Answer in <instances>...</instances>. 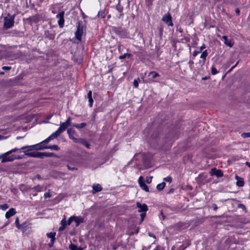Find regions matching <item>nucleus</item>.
<instances>
[{
	"instance_id": "f257e3e1",
	"label": "nucleus",
	"mask_w": 250,
	"mask_h": 250,
	"mask_svg": "<svg viewBox=\"0 0 250 250\" xmlns=\"http://www.w3.org/2000/svg\"><path fill=\"white\" fill-rule=\"evenodd\" d=\"M55 139L54 137H52V134L49 136L47 138L42 141V142L34 145L27 146L22 147V149H28L27 151H31L32 150H42L47 149L48 146L45 144L48 143L50 141Z\"/></svg>"
},
{
	"instance_id": "f03ea898",
	"label": "nucleus",
	"mask_w": 250,
	"mask_h": 250,
	"mask_svg": "<svg viewBox=\"0 0 250 250\" xmlns=\"http://www.w3.org/2000/svg\"><path fill=\"white\" fill-rule=\"evenodd\" d=\"M15 15H8L4 18V25L6 28H10L14 25V20L15 19Z\"/></svg>"
},
{
	"instance_id": "7ed1b4c3",
	"label": "nucleus",
	"mask_w": 250,
	"mask_h": 250,
	"mask_svg": "<svg viewBox=\"0 0 250 250\" xmlns=\"http://www.w3.org/2000/svg\"><path fill=\"white\" fill-rule=\"evenodd\" d=\"M68 126H69L67 125L64 122L61 124L60 127L58 129V130L52 134V137L56 138Z\"/></svg>"
},
{
	"instance_id": "20e7f679",
	"label": "nucleus",
	"mask_w": 250,
	"mask_h": 250,
	"mask_svg": "<svg viewBox=\"0 0 250 250\" xmlns=\"http://www.w3.org/2000/svg\"><path fill=\"white\" fill-rule=\"evenodd\" d=\"M11 153H9L8 151L3 154L2 155V159L1 160L2 163H5L7 162H12L15 160V156L12 155L10 156Z\"/></svg>"
},
{
	"instance_id": "39448f33",
	"label": "nucleus",
	"mask_w": 250,
	"mask_h": 250,
	"mask_svg": "<svg viewBox=\"0 0 250 250\" xmlns=\"http://www.w3.org/2000/svg\"><path fill=\"white\" fill-rule=\"evenodd\" d=\"M64 12L62 11L56 15V18L59 19L58 21V24L60 27L62 28L64 25Z\"/></svg>"
},
{
	"instance_id": "423d86ee",
	"label": "nucleus",
	"mask_w": 250,
	"mask_h": 250,
	"mask_svg": "<svg viewBox=\"0 0 250 250\" xmlns=\"http://www.w3.org/2000/svg\"><path fill=\"white\" fill-rule=\"evenodd\" d=\"M162 21L168 26H172L173 24L172 21L171 16L169 13L165 15L162 18Z\"/></svg>"
},
{
	"instance_id": "0eeeda50",
	"label": "nucleus",
	"mask_w": 250,
	"mask_h": 250,
	"mask_svg": "<svg viewBox=\"0 0 250 250\" xmlns=\"http://www.w3.org/2000/svg\"><path fill=\"white\" fill-rule=\"evenodd\" d=\"M24 152L25 153V155L28 157L42 158V152L38 151L26 152V151H24Z\"/></svg>"
},
{
	"instance_id": "6e6552de",
	"label": "nucleus",
	"mask_w": 250,
	"mask_h": 250,
	"mask_svg": "<svg viewBox=\"0 0 250 250\" xmlns=\"http://www.w3.org/2000/svg\"><path fill=\"white\" fill-rule=\"evenodd\" d=\"M83 33V28L79 25L77 27V30L75 32V36L77 40L81 41L82 36Z\"/></svg>"
},
{
	"instance_id": "1a4fd4ad",
	"label": "nucleus",
	"mask_w": 250,
	"mask_h": 250,
	"mask_svg": "<svg viewBox=\"0 0 250 250\" xmlns=\"http://www.w3.org/2000/svg\"><path fill=\"white\" fill-rule=\"evenodd\" d=\"M222 39L224 40V43L229 47H231L234 44V41L232 39L229 40L227 36H224L222 37Z\"/></svg>"
},
{
	"instance_id": "9d476101",
	"label": "nucleus",
	"mask_w": 250,
	"mask_h": 250,
	"mask_svg": "<svg viewBox=\"0 0 250 250\" xmlns=\"http://www.w3.org/2000/svg\"><path fill=\"white\" fill-rule=\"evenodd\" d=\"M136 206L137 208H139L138 211L140 212H146L148 209L147 207L146 204L142 205L139 202H137L136 204Z\"/></svg>"
},
{
	"instance_id": "9b49d317",
	"label": "nucleus",
	"mask_w": 250,
	"mask_h": 250,
	"mask_svg": "<svg viewBox=\"0 0 250 250\" xmlns=\"http://www.w3.org/2000/svg\"><path fill=\"white\" fill-rule=\"evenodd\" d=\"M16 213V211L15 208H10L5 214V217L6 218H9L10 217L13 216Z\"/></svg>"
},
{
	"instance_id": "f8f14e48",
	"label": "nucleus",
	"mask_w": 250,
	"mask_h": 250,
	"mask_svg": "<svg viewBox=\"0 0 250 250\" xmlns=\"http://www.w3.org/2000/svg\"><path fill=\"white\" fill-rule=\"evenodd\" d=\"M235 178L237 180L236 185L238 187H243L244 185V182L243 178L239 177L238 175H235Z\"/></svg>"
},
{
	"instance_id": "ddd939ff",
	"label": "nucleus",
	"mask_w": 250,
	"mask_h": 250,
	"mask_svg": "<svg viewBox=\"0 0 250 250\" xmlns=\"http://www.w3.org/2000/svg\"><path fill=\"white\" fill-rule=\"evenodd\" d=\"M208 53L207 50H206L202 52V53L201 54V55H200V58L201 59H203V61L200 62L202 63V65H204L205 64V61L206 60V58L208 56Z\"/></svg>"
},
{
	"instance_id": "4468645a",
	"label": "nucleus",
	"mask_w": 250,
	"mask_h": 250,
	"mask_svg": "<svg viewBox=\"0 0 250 250\" xmlns=\"http://www.w3.org/2000/svg\"><path fill=\"white\" fill-rule=\"evenodd\" d=\"M74 221L76 223V226L78 227L80 225V224L82 223L83 222V219L80 216H74Z\"/></svg>"
},
{
	"instance_id": "2eb2a0df",
	"label": "nucleus",
	"mask_w": 250,
	"mask_h": 250,
	"mask_svg": "<svg viewBox=\"0 0 250 250\" xmlns=\"http://www.w3.org/2000/svg\"><path fill=\"white\" fill-rule=\"evenodd\" d=\"M87 98L88 99L89 105V106L92 107L93 105V100L92 97V91L91 90L89 91L88 93Z\"/></svg>"
},
{
	"instance_id": "dca6fc26",
	"label": "nucleus",
	"mask_w": 250,
	"mask_h": 250,
	"mask_svg": "<svg viewBox=\"0 0 250 250\" xmlns=\"http://www.w3.org/2000/svg\"><path fill=\"white\" fill-rule=\"evenodd\" d=\"M93 189L95 192H100L102 190V188L100 184L94 185Z\"/></svg>"
},
{
	"instance_id": "f3484780",
	"label": "nucleus",
	"mask_w": 250,
	"mask_h": 250,
	"mask_svg": "<svg viewBox=\"0 0 250 250\" xmlns=\"http://www.w3.org/2000/svg\"><path fill=\"white\" fill-rule=\"evenodd\" d=\"M72 126L74 127H75L76 128H77L78 129H81V128H83L85 126H86V124L85 123H82L80 124H74V125H73Z\"/></svg>"
},
{
	"instance_id": "a211bd4d",
	"label": "nucleus",
	"mask_w": 250,
	"mask_h": 250,
	"mask_svg": "<svg viewBox=\"0 0 250 250\" xmlns=\"http://www.w3.org/2000/svg\"><path fill=\"white\" fill-rule=\"evenodd\" d=\"M97 16L100 18H104L105 17V10L103 9L99 11Z\"/></svg>"
},
{
	"instance_id": "6ab92c4d",
	"label": "nucleus",
	"mask_w": 250,
	"mask_h": 250,
	"mask_svg": "<svg viewBox=\"0 0 250 250\" xmlns=\"http://www.w3.org/2000/svg\"><path fill=\"white\" fill-rule=\"evenodd\" d=\"M79 143L83 144L84 146L86 148H89L90 145L88 144L87 142H86L84 139H80Z\"/></svg>"
},
{
	"instance_id": "aec40b11",
	"label": "nucleus",
	"mask_w": 250,
	"mask_h": 250,
	"mask_svg": "<svg viewBox=\"0 0 250 250\" xmlns=\"http://www.w3.org/2000/svg\"><path fill=\"white\" fill-rule=\"evenodd\" d=\"M165 186H166V183L163 182L160 184H158L156 188H157V189L158 190L161 191L164 188Z\"/></svg>"
},
{
	"instance_id": "412c9836",
	"label": "nucleus",
	"mask_w": 250,
	"mask_h": 250,
	"mask_svg": "<svg viewBox=\"0 0 250 250\" xmlns=\"http://www.w3.org/2000/svg\"><path fill=\"white\" fill-rule=\"evenodd\" d=\"M56 233L50 232L47 234V236L48 238H50V241H55Z\"/></svg>"
},
{
	"instance_id": "4be33fe9",
	"label": "nucleus",
	"mask_w": 250,
	"mask_h": 250,
	"mask_svg": "<svg viewBox=\"0 0 250 250\" xmlns=\"http://www.w3.org/2000/svg\"><path fill=\"white\" fill-rule=\"evenodd\" d=\"M70 250H82V248H78L75 244H71L69 246Z\"/></svg>"
},
{
	"instance_id": "5701e85b",
	"label": "nucleus",
	"mask_w": 250,
	"mask_h": 250,
	"mask_svg": "<svg viewBox=\"0 0 250 250\" xmlns=\"http://www.w3.org/2000/svg\"><path fill=\"white\" fill-rule=\"evenodd\" d=\"M54 156V153L50 152H42V158L44 157H49Z\"/></svg>"
},
{
	"instance_id": "b1692460",
	"label": "nucleus",
	"mask_w": 250,
	"mask_h": 250,
	"mask_svg": "<svg viewBox=\"0 0 250 250\" xmlns=\"http://www.w3.org/2000/svg\"><path fill=\"white\" fill-rule=\"evenodd\" d=\"M148 76H151L153 79H155L159 76V74L155 71H152L148 74Z\"/></svg>"
},
{
	"instance_id": "393cba45",
	"label": "nucleus",
	"mask_w": 250,
	"mask_h": 250,
	"mask_svg": "<svg viewBox=\"0 0 250 250\" xmlns=\"http://www.w3.org/2000/svg\"><path fill=\"white\" fill-rule=\"evenodd\" d=\"M47 149H50L51 150H59L60 149V147L58 146L54 145L50 146H48Z\"/></svg>"
},
{
	"instance_id": "a878e982",
	"label": "nucleus",
	"mask_w": 250,
	"mask_h": 250,
	"mask_svg": "<svg viewBox=\"0 0 250 250\" xmlns=\"http://www.w3.org/2000/svg\"><path fill=\"white\" fill-rule=\"evenodd\" d=\"M215 175L217 176V177H222L223 176V173L222 170L219 169H216L215 171Z\"/></svg>"
},
{
	"instance_id": "bb28decb",
	"label": "nucleus",
	"mask_w": 250,
	"mask_h": 250,
	"mask_svg": "<svg viewBox=\"0 0 250 250\" xmlns=\"http://www.w3.org/2000/svg\"><path fill=\"white\" fill-rule=\"evenodd\" d=\"M43 188L40 185L36 186L33 188V189L37 192H41L42 191Z\"/></svg>"
},
{
	"instance_id": "cd10ccee",
	"label": "nucleus",
	"mask_w": 250,
	"mask_h": 250,
	"mask_svg": "<svg viewBox=\"0 0 250 250\" xmlns=\"http://www.w3.org/2000/svg\"><path fill=\"white\" fill-rule=\"evenodd\" d=\"M24 149H22V147H21V148H14V149H12V150L9 151L8 153H12L13 152L20 153L21 150H24Z\"/></svg>"
},
{
	"instance_id": "c85d7f7f",
	"label": "nucleus",
	"mask_w": 250,
	"mask_h": 250,
	"mask_svg": "<svg viewBox=\"0 0 250 250\" xmlns=\"http://www.w3.org/2000/svg\"><path fill=\"white\" fill-rule=\"evenodd\" d=\"M131 56V55L130 54L125 53L124 55L119 56V58L120 60H123V59H124L126 58H129Z\"/></svg>"
},
{
	"instance_id": "c756f323",
	"label": "nucleus",
	"mask_w": 250,
	"mask_h": 250,
	"mask_svg": "<svg viewBox=\"0 0 250 250\" xmlns=\"http://www.w3.org/2000/svg\"><path fill=\"white\" fill-rule=\"evenodd\" d=\"M69 137L71 139L74 143H79L80 139H77L74 136V135H69Z\"/></svg>"
},
{
	"instance_id": "7c9ffc66",
	"label": "nucleus",
	"mask_w": 250,
	"mask_h": 250,
	"mask_svg": "<svg viewBox=\"0 0 250 250\" xmlns=\"http://www.w3.org/2000/svg\"><path fill=\"white\" fill-rule=\"evenodd\" d=\"M69 137L71 139L74 143H79L80 139H77L74 136V135H69Z\"/></svg>"
},
{
	"instance_id": "2f4dec72",
	"label": "nucleus",
	"mask_w": 250,
	"mask_h": 250,
	"mask_svg": "<svg viewBox=\"0 0 250 250\" xmlns=\"http://www.w3.org/2000/svg\"><path fill=\"white\" fill-rule=\"evenodd\" d=\"M67 134H68V136L71 135H74L75 131V130L72 128H68L67 131Z\"/></svg>"
},
{
	"instance_id": "473e14b6",
	"label": "nucleus",
	"mask_w": 250,
	"mask_h": 250,
	"mask_svg": "<svg viewBox=\"0 0 250 250\" xmlns=\"http://www.w3.org/2000/svg\"><path fill=\"white\" fill-rule=\"evenodd\" d=\"M140 187L143 189L145 191H146V192H148L149 191V188H148V187L145 184H142V185H141Z\"/></svg>"
},
{
	"instance_id": "72a5a7b5",
	"label": "nucleus",
	"mask_w": 250,
	"mask_h": 250,
	"mask_svg": "<svg viewBox=\"0 0 250 250\" xmlns=\"http://www.w3.org/2000/svg\"><path fill=\"white\" fill-rule=\"evenodd\" d=\"M15 224H16V227H17V228H18L19 229H22V226L19 224V220L18 218H17L16 219Z\"/></svg>"
},
{
	"instance_id": "f704fd0d",
	"label": "nucleus",
	"mask_w": 250,
	"mask_h": 250,
	"mask_svg": "<svg viewBox=\"0 0 250 250\" xmlns=\"http://www.w3.org/2000/svg\"><path fill=\"white\" fill-rule=\"evenodd\" d=\"M138 183H139L140 186H141V185H142V184H145L144 178L142 176H140L139 177V180H138Z\"/></svg>"
},
{
	"instance_id": "c9c22d12",
	"label": "nucleus",
	"mask_w": 250,
	"mask_h": 250,
	"mask_svg": "<svg viewBox=\"0 0 250 250\" xmlns=\"http://www.w3.org/2000/svg\"><path fill=\"white\" fill-rule=\"evenodd\" d=\"M243 138H249L250 137V132H244L241 134Z\"/></svg>"
},
{
	"instance_id": "e433bc0d",
	"label": "nucleus",
	"mask_w": 250,
	"mask_h": 250,
	"mask_svg": "<svg viewBox=\"0 0 250 250\" xmlns=\"http://www.w3.org/2000/svg\"><path fill=\"white\" fill-rule=\"evenodd\" d=\"M218 71L217 70V69L215 68L214 66H212L211 69V73L212 75H215L217 74Z\"/></svg>"
},
{
	"instance_id": "4c0bfd02",
	"label": "nucleus",
	"mask_w": 250,
	"mask_h": 250,
	"mask_svg": "<svg viewBox=\"0 0 250 250\" xmlns=\"http://www.w3.org/2000/svg\"><path fill=\"white\" fill-rule=\"evenodd\" d=\"M74 216H71L67 221V225H70L71 223L74 221Z\"/></svg>"
},
{
	"instance_id": "58836bf2",
	"label": "nucleus",
	"mask_w": 250,
	"mask_h": 250,
	"mask_svg": "<svg viewBox=\"0 0 250 250\" xmlns=\"http://www.w3.org/2000/svg\"><path fill=\"white\" fill-rule=\"evenodd\" d=\"M61 225L63 227H64L65 228L66 227V226L67 225V221L65 220V218L63 219L61 221Z\"/></svg>"
},
{
	"instance_id": "ea45409f",
	"label": "nucleus",
	"mask_w": 250,
	"mask_h": 250,
	"mask_svg": "<svg viewBox=\"0 0 250 250\" xmlns=\"http://www.w3.org/2000/svg\"><path fill=\"white\" fill-rule=\"evenodd\" d=\"M72 120V118L70 117H69L66 121L64 122L67 125L69 126L71 125V121Z\"/></svg>"
},
{
	"instance_id": "a19ab883",
	"label": "nucleus",
	"mask_w": 250,
	"mask_h": 250,
	"mask_svg": "<svg viewBox=\"0 0 250 250\" xmlns=\"http://www.w3.org/2000/svg\"><path fill=\"white\" fill-rule=\"evenodd\" d=\"M165 181L170 183L172 181V178L170 176L165 177L164 179Z\"/></svg>"
},
{
	"instance_id": "79ce46f5",
	"label": "nucleus",
	"mask_w": 250,
	"mask_h": 250,
	"mask_svg": "<svg viewBox=\"0 0 250 250\" xmlns=\"http://www.w3.org/2000/svg\"><path fill=\"white\" fill-rule=\"evenodd\" d=\"M152 178H153L152 176H150L149 177H147L146 179V182L148 184L150 183L152 181Z\"/></svg>"
},
{
	"instance_id": "37998d69",
	"label": "nucleus",
	"mask_w": 250,
	"mask_h": 250,
	"mask_svg": "<svg viewBox=\"0 0 250 250\" xmlns=\"http://www.w3.org/2000/svg\"><path fill=\"white\" fill-rule=\"evenodd\" d=\"M139 83L137 80H134L133 82L134 86L137 88L138 86Z\"/></svg>"
},
{
	"instance_id": "c03bdc74",
	"label": "nucleus",
	"mask_w": 250,
	"mask_h": 250,
	"mask_svg": "<svg viewBox=\"0 0 250 250\" xmlns=\"http://www.w3.org/2000/svg\"><path fill=\"white\" fill-rule=\"evenodd\" d=\"M216 169L215 168H212L210 171V174L211 175H215V171Z\"/></svg>"
},
{
	"instance_id": "a18cd8bd",
	"label": "nucleus",
	"mask_w": 250,
	"mask_h": 250,
	"mask_svg": "<svg viewBox=\"0 0 250 250\" xmlns=\"http://www.w3.org/2000/svg\"><path fill=\"white\" fill-rule=\"evenodd\" d=\"M140 216H141V222L143 221L144 219V218L146 216V213H142L140 214Z\"/></svg>"
},
{
	"instance_id": "49530a36",
	"label": "nucleus",
	"mask_w": 250,
	"mask_h": 250,
	"mask_svg": "<svg viewBox=\"0 0 250 250\" xmlns=\"http://www.w3.org/2000/svg\"><path fill=\"white\" fill-rule=\"evenodd\" d=\"M201 52V51H200V50L199 51H194L193 52V56L194 57H195L198 54H199Z\"/></svg>"
},
{
	"instance_id": "de8ad7c7",
	"label": "nucleus",
	"mask_w": 250,
	"mask_h": 250,
	"mask_svg": "<svg viewBox=\"0 0 250 250\" xmlns=\"http://www.w3.org/2000/svg\"><path fill=\"white\" fill-rule=\"evenodd\" d=\"M206 47L205 44H202V45L200 47V49H199L200 51H201H201H203L204 49H205V48H206Z\"/></svg>"
},
{
	"instance_id": "09e8293b",
	"label": "nucleus",
	"mask_w": 250,
	"mask_h": 250,
	"mask_svg": "<svg viewBox=\"0 0 250 250\" xmlns=\"http://www.w3.org/2000/svg\"><path fill=\"white\" fill-rule=\"evenodd\" d=\"M2 69L4 70H9L10 69H11V67L10 66H3L2 67Z\"/></svg>"
},
{
	"instance_id": "8fccbe9b",
	"label": "nucleus",
	"mask_w": 250,
	"mask_h": 250,
	"mask_svg": "<svg viewBox=\"0 0 250 250\" xmlns=\"http://www.w3.org/2000/svg\"><path fill=\"white\" fill-rule=\"evenodd\" d=\"M51 195L49 193H45L44 194V197L45 198L50 197Z\"/></svg>"
},
{
	"instance_id": "3c124183",
	"label": "nucleus",
	"mask_w": 250,
	"mask_h": 250,
	"mask_svg": "<svg viewBox=\"0 0 250 250\" xmlns=\"http://www.w3.org/2000/svg\"><path fill=\"white\" fill-rule=\"evenodd\" d=\"M24 158V155L19 156L18 157H16L15 156V160H19V159H23Z\"/></svg>"
},
{
	"instance_id": "603ef678",
	"label": "nucleus",
	"mask_w": 250,
	"mask_h": 250,
	"mask_svg": "<svg viewBox=\"0 0 250 250\" xmlns=\"http://www.w3.org/2000/svg\"><path fill=\"white\" fill-rule=\"evenodd\" d=\"M1 208L3 209V210H5L6 209H7L8 208V206L6 204H5V205H2L1 206Z\"/></svg>"
},
{
	"instance_id": "864d4df0",
	"label": "nucleus",
	"mask_w": 250,
	"mask_h": 250,
	"mask_svg": "<svg viewBox=\"0 0 250 250\" xmlns=\"http://www.w3.org/2000/svg\"><path fill=\"white\" fill-rule=\"evenodd\" d=\"M67 167H68V169H69V170H76V169H77V168H76V167H70V166H67Z\"/></svg>"
},
{
	"instance_id": "5fc2aeb1",
	"label": "nucleus",
	"mask_w": 250,
	"mask_h": 250,
	"mask_svg": "<svg viewBox=\"0 0 250 250\" xmlns=\"http://www.w3.org/2000/svg\"><path fill=\"white\" fill-rule=\"evenodd\" d=\"M54 241H51L50 243L49 244V247L50 248H51L53 246V245H54Z\"/></svg>"
},
{
	"instance_id": "6e6d98bb",
	"label": "nucleus",
	"mask_w": 250,
	"mask_h": 250,
	"mask_svg": "<svg viewBox=\"0 0 250 250\" xmlns=\"http://www.w3.org/2000/svg\"><path fill=\"white\" fill-rule=\"evenodd\" d=\"M212 207H213L214 210H217V205L216 204H213L212 205Z\"/></svg>"
},
{
	"instance_id": "4d7b16f0",
	"label": "nucleus",
	"mask_w": 250,
	"mask_h": 250,
	"mask_svg": "<svg viewBox=\"0 0 250 250\" xmlns=\"http://www.w3.org/2000/svg\"><path fill=\"white\" fill-rule=\"evenodd\" d=\"M238 63V62H236V63L230 69L229 71H231L234 68H235L236 66V65H237Z\"/></svg>"
},
{
	"instance_id": "13d9d810",
	"label": "nucleus",
	"mask_w": 250,
	"mask_h": 250,
	"mask_svg": "<svg viewBox=\"0 0 250 250\" xmlns=\"http://www.w3.org/2000/svg\"><path fill=\"white\" fill-rule=\"evenodd\" d=\"M235 12L237 15H239L240 14V10L238 9H236L235 10Z\"/></svg>"
},
{
	"instance_id": "bf43d9fd",
	"label": "nucleus",
	"mask_w": 250,
	"mask_h": 250,
	"mask_svg": "<svg viewBox=\"0 0 250 250\" xmlns=\"http://www.w3.org/2000/svg\"><path fill=\"white\" fill-rule=\"evenodd\" d=\"M65 228L64 227H63L62 226V227H61L59 230L61 231V230H63Z\"/></svg>"
},
{
	"instance_id": "052dcab7",
	"label": "nucleus",
	"mask_w": 250,
	"mask_h": 250,
	"mask_svg": "<svg viewBox=\"0 0 250 250\" xmlns=\"http://www.w3.org/2000/svg\"><path fill=\"white\" fill-rule=\"evenodd\" d=\"M239 207H241V208H245V206L242 205V204H240L239 206Z\"/></svg>"
},
{
	"instance_id": "680f3d73",
	"label": "nucleus",
	"mask_w": 250,
	"mask_h": 250,
	"mask_svg": "<svg viewBox=\"0 0 250 250\" xmlns=\"http://www.w3.org/2000/svg\"><path fill=\"white\" fill-rule=\"evenodd\" d=\"M246 164L250 167V163L249 162H246Z\"/></svg>"
},
{
	"instance_id": "e2e57ef3",
	"label": "nucleus",
	"mask_w": 250,
	"mask_h": 250,
	"mask_svg": "<svg viewBox=\"0 0 250 250\" xmlns=\"http://www.w3.org/2000/svg\"><path fill=\"white\" fill-rule=\"evenodd\" d=\"M189 63H190V64H193V62H192V61H189Z\"/></svg>"
},
{
	"instance_id": "0e129e2a",
	"label": "nucleus",
	"mask_w": 250,
	"mask_h": 250,
	"mask_svg": "<svg viewBox=\"0 0 250 250\" xmlns=\"http://www.w3.org/2000/svg\"><path fill=\"white\" fill-rule=\"evenodd\" d=\"M119 12H122V9H121H121H119Z\"/></svg>"
},
{
	"instance_id": "69168bd1",
	"label": "nucleus",
	"mask_w": 250,
	"mask_h": 250,
	"mask_svg": "<svg viewBox=\"0 0 250 250\" xmlns=\"http://www.w3.org/2000/svg\"><path fill=\"white\" fill-rule=\"evenodd\" d=\"M139 230L138 229L137 230L136 233H138Z\"/></svg>"
},
{
	"instance_id": "338daca9",
	"label": "nucleus",
	"mask_w": 250,
	"mask_h": 250,
	"mask_svg": "<svg viewBox=\"0 0 250 250\" xmlns=\"http://www.w3.org/2000/svg\"><path fill=\"white\" fill-rule=\"evenodd\" d=\"M21 139V137H17V139Z\"/></svg>"
},
{
	"instance_id": "774afa93",
	"label": "nucleus",
	"mask_w": 250,
	"mask_h": 250,
	"mask_svg": "<svg viewBox=\"0 0 250 250\" xmlns=\"http://www.w3.org/2000/svg\"><path fill=\"white\" fill-rule=\"evenodd\" d=\"M142 250H144V249H142Z\"/></svg>"
}]
</instances>
